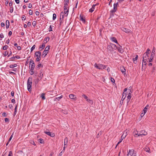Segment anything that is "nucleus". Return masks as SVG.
Listing matches in <instances>:
<instances>
[{
    "mask_svg": "<svg viewBox=\"0 0 156 156\" xmlns=\"http://www.w3.org/2000/svg\"><path fill=\"white\" fill-rule=\"evenodd\" d=\"M133 134H134V136H135V135H137L138 136V135L139 133H138V132L136 131H135L133 133Z\"/></svg>",
    "mask_w": 156,
    "mask_h": 156,
    "instance_id": "48",
    "label": "nucleus"
},
{
    "mask_svg": "<svg viewBox=\"0 0 156 156\" xmlns=\"http://www.w3.org/2000/svg\"><path fill=\"white\" fill-rule=\"evenodd\" d=\"M138 55H136V57L135 58H133V62L135 64H136L137 62V59L138 58Z\"/></svg>",
    "mask_w": 156,
    "mask_h": 156,
    "instance_id": "15",
    "label": "nucleus"
},
{
    "mask_svg": "<svg viewBox=\"0 0 156 156\" xmlns=\"http://www.w3.org/2000/svg\"><path fill=\"white\" fill-rule=\"evenodd\" d=\"M17 50H20L21 49V47L20 46H17Z\"/></svg>",
    "mask_w": 156,
    "mask_h": 156,
    "instance_id": "56",
    "label": "nucleus"
},
{
    "mask_svg": "<svg viewBox=\"0 0 156 156\" xmlns=\"http://www.w3.org/2000/svg\"><path fill=\"white\" fill-rule=\"evenodd\" d=\"M147 134V133L144 130H142L141 132V133H139L138 135V136H142L143 135H145Z\"/></svg>",
    "mask_w": 156,
    "mask_h": 156,
    "instance_id": "14",
    "label": "nucleus"
},
{
    "mask_svg": "<svg viewBox=\"0 0 156 156\" xmlns=\"http://www.w3.org/2000/svg\"><path fill=\"white\" fill-rule=\"evenodd\" d=\"M131 92H129L128 93V95L127 96V102L129 101L132 97V94Z\"/></svg>",
    "mask_w": 156,
    "mask_h": 156,
    "instance_id": "17",
    "label": "nucleus"
},
{
    "mask_svg": "<svg viewBox=\"0 0 156 156\" xmlns=\"http://www.w3.org/2000/svg\"><path fill=\"white\" fill-rule=\"evenodd\" d=\"M145 114H144V113H142L141 114H140V116L141 117H143L144 116V115Z\"/></svg>",
    "mask_w": 156,
    "mask_h": 156,
    "instance_id": "63",
    "label": "nucleus"
},
{
    "mask_svg": "<svg viewBox=\"0 0 156 156\" xmlns=\"http://www.w3.org/2000/svg\"><path fill=\"white\" fill-rule=\"evenodd\" d=\"M5 23H1V26L2 27H4L5 26Z\"/></svg>",
    "mask_w": 156,
    "mask_h": 156,
    "instance_id": "64",
    "label": "nucleus"
},
{
    "mask_svg": "<svg viewBox=\"0 0 156 156\" xmlns=\"http://www.w3.org/2000/svg\"><path fill=\"white\" fill-rule=\"evenodd\" d=\"M29 67L30 70H34L35 68L34 63L32 60H30L29 63Z\"/></svg>",
    "mask_w": 156,
    "mask_h": 156,
    "instance_id": "6",
    "label": "nucleus"
},
{
    "mask_svg": "<svg viewBox=\"0 0 156 156\" xmlns=\"http://www.w3.org/2000/svg\"><path fill=\"white\" fill-rule=\"evenodd\" d=\"M111 40L113 42L118 44L117 41L115 37H112L110 38Z\"/></svg>",
    "mask_w": 156,
    "mask_h": 156,
    "instance_id": "16",
    "label": "nucleus"
},
{
    "mask_svg": "<svg viewBox=\"0 0 156 156\" xmlns=\"http://www.w3.org/2000/svg\"><path fill=\"white\" fill-rule=\"evenodd\" d=\"M147 107H145L144 109H143V111L144 112V114H145L146 112H147Z\"/></svg>",
    "mask_w": 156,
    "mask_h": 156,
    "instance_id": "44",
    "label": "nucleus"
},
{
    "mask_svg": "<svg viewBox=\"0 0 156 156\" xmlns=\"http://www.w3.org/2000/svg\"><path fill=\"white\" fill-rule=\"evenodd\" d=\"M38 141L41 144H43L44 143V140L43 139H40L38 140Z\"/></svg>",
    "mask_w": 156,
    "mask_h": 156,
    "instance_id": "36",
    "label": "nucleus"
},
{
    "mask_svg": "<svg viewBox=\"0 0 156 156\" xmlns=\"http://www.w3.org/2000/svg\"><path fill=\"white\" fill-rule=\"evenodd\" d=\"M42 73V72L41 71H40V74L39 75V77L41 78H42L43 76V74Z\"/></svg>",
    "mask_w": 156,
    "mask_h": 156,
    "instance_id": "42",
    "label": "nucleus"
},
{
    "mask_svg": "<svg viewBox=\"0 0 156 156\" xmlns=\"http://www.w3.org/2000/svg\"><path fill=\"white\" fill-rule=\"evenodd\" d=\"M40 12L38 11L35 12V14L37 16H38L39 15Z\"/></svg>",
    "mask_w": 156,
    "mask_h": 156,
    "instance_id": "53",
    "label": "nucleus"
},
{
    "mask_svg": "<svg viewBox=\"0 0 156 156\" xmlns=\"http://www.w3.org/2000/svg\"><path fill=\"white\" fill-rule=\"evenodd\" d=\"M117 49H118V50L119 52L122 53L123 52V50L121 48H117Z\"/></svg>",
    "mask_w": 156,
    "mask_h": 156,
    "instance_id": "33",
    "label": "nucleus"
},
{
    "mask_svg": "<svg viewBox=\"0 0 156 156\" xmlns=\"http://www.w3.org/2000/svg\"><path fill=\"white\" fill-rule=\"evenodd\" d=\"M127 136V132L125 131L123 134L122 135L121 138L122 139V140L124 138Z\"/></svg>",
    "mask_w": 156,
    "mask_h": 156,
    "instance_id": "22",
    "label": "nucleus"
},
{
    "mask_svg": "<svg viewBox=\"0 0 156 156\" xmlns=\"http://www.w3.org/2000/svg\"><path fill=\"white\" fill-rule=\"evenodd\" d=\"M94 66L95 67L99 69H103L106 67L105 66H104L101 64L97 65L96 63L94 65Z\"/></svg>",
    "mask_w": 156,
    "mask_h": 156,
    "instance_id": "4",
    "label": "nucleus"
},
{
    "mask_svg": "<svg viewBox=\"0 0 156 156\" xmlns=\"http://www.w3.org/2000/svg\"><path fill=\"white\" fill-rule=\"evenodd\" d=\"M122 139L121 140H120L117 143V145H116L115 148L117 147V146L118 145V144H120L122 141Z\"/></svg>",
    "mask_w": 156,
    "mask_h": 156,
    "instance_id": "55",
    "label": "nucleus"
},
{
    "mask_svg": "<svg viewBox=\"0 0 156 156\" xmlns=\"http://www.w3.org/2000/svg\"><path fill=\"white\" fill-rule=\"evenodd\" d=\"M49 40V37H47L45 38L44 40V41H45V42H44V43H46Z\"/></svg>",
    "mask_w": 156,
    "mask_h": 156,
    "instance_id": "35",
    "label": "nucleus"
},
{
    "mask_svg": "<svg viewBox=\"0 0 156 156\" xmlns=\"http://www.w3.org/2000/svg\"><path fill=\"white\" fill-rule=\"evenodd\" d=\"M8 54V52H7V51H5L4 52V53H3V55H4V56H6V55H7Z\"/></svg>",
    "mask_w": 156,
    "mask_h": 156,
    "instance_id": "49",
    "label": "nucleus"
},
{
    "mask_svg": "<svg viewBox=\"0 0 156 156\" xmlns=\"http://www.w3.org/2000/svg\"><path fill=\"white\" fill-rule=\"evenodd\" d=\"M155 48L154 47H153V49L152 51L151 54V56L152 58H153L155 55Z\"/></svg>",
    "mask_w": 156,
    "mask_h": 156,
    "instance_id": "10",
    "label": "nucleus"
},
{
    "mask_svg": "<svg viewBox=\"0 0 156 156\" xmlns=\"http://www.w3.org/2000/svg\"><path fill=\"white\" fill-rule=\"evenodd\" d=\"M120 69L121 71L123 73H124V74H126L125 72H126V70L125 68L124 67V66H120Z\"/></svg>",
    "mask_w": 156,
    "mask_h": 156,
    "instance_id": "13",
    "label": "nucleus"
},
{
    "mask_svg": "<svg viewBox=\"0 0 156 156\" xmlns=\"http://www.w3.org/2000/svg\"><path fill=\"white\" fill-rule=\"evenodd\" d=\"M48 53V52L44 51L42 54V56L44 57H45L46 55H47Z\"/></svg>",
    "mask_w": 156,
    "mask_h": 156,
    "instance_id": "27",
    "label": "nucleus"
},
{
    "mask_svg": "<svg viewBox=\"0 0 156 156\" xmlns=\"http://www.w3.org/2000/svg\"><path fill=\"white\" fill-rule=\"evenodd\" d=\"M43 66L41 64H38L37 66L36 67V69H39L40 68L42 67Z\"/></svg>",
    "mask_w": 156,
    "mask_h": 156,
    "instance_id": "26",
    "label": "nucleus"
},
{
    "mask_svg": "<svg viewBox=\"0 0 156 156\" xmlns=\"http://www.w3.org/2000/svg\"><path fill=\"white\" fill-rule=\"evenodd\" d=\"M45 45L44 43H43L41 46L39 47V49L40 50H42L45 47Z\"/></svg>",
    "mask_w": 156,
    "mask_h": 156,
    "instance_id": "24",
    "label": "nucleus"
},
{
    "mask_svg": "<svg viewBox=\"0 0 156 156\" xmlns=\"http://www.w3.org/2000/svg\"><path fill=\"white\" fill-rule=\"evenodd\" d=\"M107 48L108 49H109V50H111L112 48H111V47L110 46V44L108 45L107 46Z\"/></svg>",
    "mask_w": 156,
    "mask_h": 156,
    "instance_id": "38",
    "label": "nucleus"
},
{
    "mask_svg": "<svg viewBox=\"0 0 156 156\" xmlns=\"http://www.w3.org/2000/svg\"><path fill=\"white\" fill-rule=\"evenodd\" d=\"M36 22L35 21H34L32 23V25L34 26H36Z\"/></svg>",
    "mask_w": 156,
    "mask_h": 156,
    "instance_id": "52",
    "label": "nucleus"
},
{
    "mask_svg": "<svg viewBox=\"0 0 156 156\" xmlns=\"http://www.w3.org/2000/svg\"><path fill=\"white\" fill-rule=\"evenodd\" d=\"M56 15L54 13L53 15V20H54L56 18Z\"/></svg>",
    "mask_w": 156,
    "mask_h": 156,
    "instance_id": "41",
    "label": "nucleus"
},
{
    "mask_svg": "<svg viewBox=\"0 0 156 156\" xmlns=\"http://www.w3.org/2000/svg\"><path fill=\"white\" fill-rule=\"evenodd\" d=\"M118 5V3H115L114 4V7L112 10H111L110 12L113 13L115 12L117 9V7Z\"/></svg>",
    "mask_w": 156,
    "mask_h": 156,
    "instance_id": "9",
    "label": "nucleus"
},
{
    "mask_svg": "<svg viewBox=\"0 0 156 156\" xmlns=\"http://www.w3.org/2000/svg\"><path fill=\"white\" fill-rule=\"evenodd\" d=\"M129 92H131V93H132L133 91V88L132 87H130L129 88Z\"/></svg>",
    "mask_w": 156,
    "mask_h": 156,
    "instance_id": "37",
    "label": "nucleus"
},
{
    "mask_svg": "<svg viewBox=\"0 0 156 156\" xmlns=\"http://www.w3.org/2000/svg\"><path fill=\"white\" fill-rule=\"evenodd\" d=\"M11 102L12 103H15V100L14 99H13L11 100Z\"/></svg>",
    "mask_w": 156,
    "mask_h": 156,
    "instance_id": "60",
    "label": "nucleus"
},
{
    "mask_svg": "<svg viewBox=\"0 0 156 156\" xmlns=\"http://www.w3.org/2000/svg\"><path fill=\"white\" fill-rule=\"evenodd\" d=\"M82 96L86 100L90 103L92 105L93 104V102L92 101V100H90L89 99L88 97H87L85 94H83L82 95Z\"/></svg>",
    "mask_w": 156,
    "mask_h": 156,
    "instance_id": "8",
    "label": "nucleus"
},
{
    "mask_svg": "<svg viewBox=\"0 0 156 156\" xmlns=\"http://www.w3.org/2000/svg\"><path fill=\"white\" fill-rule=\"evenodd\" d=\"M110 46L112 49H116L117 48V47L115 45L112 43H110Z\"/></svg>",
    "mask_w": 156,
    "mask_h": 156,
    "instance_id": "19",
    "label": "nucleus"
},
{
    "mask_svg": "<svg viewBox=\"0 0 156 156\" xmlns=\"http://www.w3.org/2000/svg\"><path fill=\"white\" fill-rule=\"evenodd\" d=\"M64 15H65L64 12H61L60 16V18H62V19H63L64 18Z\"/></svg>",
    "mask_w": 156,
    "mask_h": 156,
    "instance_id": "25",
    "label": "nucleus"
},
{
    "mask_svg": "<svg viewBox=\"0 0 156 156\" xmlns=\"http://www.w3.org/2000/svg\"><path fill=\"white\" fill-rule=\"evenodd\" d=\"M52 28L51 27V26L50 25L49 27V31H52Z\"/></svg>",
    "mask_w": 156,
    "mask_h": 156,
    "instance_id": "58",
    "label": "nucleus"
},
{
    "mask_svg": "<svg viewBox=\"0 0 156 156\" xmlns=\"http://www.w3.org/2000/svg\"><path fill=\"white\" fill-rule=\"evenodd\" d=\"M122 30L123 31H124L126 33L127 32V29L126 28H125L122 27Z\"/></svg>",
    "mask_w": 156,
    "mask_h": 156,
    "instance_id": "46",
    "label": "nucleus"
},
{
    "mask_svg": "<svg viewBox=\"0 0 156 156\" xmlns=\"http://www.w3.org/2000/svg\"><path fill=\"white\" fill-rule=\"evenodd\" d=\"M32 84V78L31 77H29L27 81V87L28 90L30 91L31 90V85Z\"/></svg>",
    "mask_w": 156,
    "mask_h": 156,
    "instance_id": "2",
    "label": "nucleus"
},
{
    "mask_svg": "<svg viewBox=\"0 0 156 156\" xmlns=\"http://www.w3.org/2000/svg\"><path fill=\"white\" fill-rule=\"evenodd\" d=\"M30 143L33 144V145H36V144L33 141H32V140H30Z\"/></svg>",
    "mask_w": 156,
    "mask_h": 156,
    "instance_id": "45",
    "label": "nucleus"
},
{
    "mask_svg": "<svg viewBox=\"0 0 156 156\" xmlns=\"http://www.w3.org/2000/svg\"><path fill=\"white\" fill-rule=\"evenodd\" d=\"M150 52H151V51H150V49H149V48H148L146 52L144 54H146L147 55H148L149 53H150Z\"/></svg>",
    "mask_w": 156,
    "mask_h": 156,
    "instance_id": "30",
    "label": "nucleus"
},
{
    "mask_svg": "<svg viewBox=\"0 0 156 156\" xmlns=\"http://www.w3.org/2000/svg\"><path fill=\"white\" fill-rule=\"evenodd\" d=\"M41 97L42 98V99L43 100L45 99V94L44 93H42L41 95Z\"/></svg>",
    "mask_w": 156,
    "mask_h": 156,
    "instance_id": "34",
    "label": "nucleus"
},
{
    "mask_svg": "<svg viewBox=\"0 0 156 156\" xmlns=\"http://www.w3.org/2000/svg\"><path fill=\"white\" fill-rule=\"evenodd\" d=\"M8 156H12V153L11 151L9 152Z\"/></svg>",
    "mask_w": 156,
    "mask_h": 156,
    "instance_id": "50",
    "label": "nucleus"
},
{
    "mask_svg": "<svg viewBox=\"0 0 156 156\" xmlns=\"http://www.w3.org/2000/svg\"><path fill=\"white\" fill-rule=\"evenodd\" d=\"M4 37V35L2 33L0 34V37L1 38H3Z\"/></svg>",
    "mask_w": 156,
    "mask_h": 156,
    "instance_id": "57",
    "label": "nucleus"
},
{
    "mask_svg": "<svg viewBox=\"0 0 156 156\" xmlns=\"http://www.w3.org/2000/svg\"><path fill=\"white\" fill-rule=\"evenodd\" d=\"M69 97L71 99H74L76 98V96L73 94H70L69 95Z\"/></svg>",
    "mask_w": 156,
    "mask_h": 156,
    "instance_id": "20",
    "label": "nucleus"
},
{
    "mask_svg": "<svg viewBox=\"0 0 156 156\" xmlns=\"http://www.w3.org/2000/svg\"><path fill=\"white\" fill-rule=\"evenodd\" d=\"M10 11L11 13H12L13 11V8L12 7H10Z\"/></svg>",
    "mask_w": 156,
    "mask_h": 156,
    "instance_id": "39",
    "label": "nucleus"
},
{
    "mask_svg": "<svg viewBox=\"0 0 156 156\" xmlns=\"http://www.w3.org/2000/svg\"><path fill=\"white\" fill-rule=\"evenodd\" d=\"M80 18L81 20L83 23H85V20L84 18L82 16L80 15Z\"/></svg>",
    "mask_w": 156,
    "mask_h": 156,
    "instance_id": "21",
    "label": "nucleus"
},
{
    "mask_svg": "<svg viewBox=\"0 0 156 156\" xmlns=\"http://www.w3.org/2000/svg\"><path fill=\"white\" fill-rule=\"evenodd\" d=\"M45 133L47 135H49L52 137H53L55 136V134L54 133L50 132H45Z\"/></svg>",
    "mask_w": 156,
    "mask_h": 156,
    "instance_id": "12",
    "label": "nucleus"
},
{
    "mask_svg": "<svg viewBox=\"0 0 156 156\" xmlns=\"http://www.w3.org/2000/svg\"><path fill=\"white\" fill-rule=\"evenodd\" d=\"M68 142V139L67 137H66L64 139V145H66L67 144Z\"/></svg>",
    "mask_w": 156,
    "mask_h": 156,
    "instance_id": "28",
    "label": "nucleus"
},
{
    "mask_svg": "<svg viewBox=\"0 0 156 156\" xmlns=\"http://www.w3.org/2000/svg\"><path fill=\"white\" fill-rule=\"evenodd\" d=\"M41 53L40 51H36L35 53V55L37 57L36 58V61H39L41 59Z\"/></svg>",
    "mask_w": 156,
    "mask_h": 156,
    "instance_id": "5",
    "label": "nucleus"
},
{
    "mask_svg": "<svg viewBox=\"0 0 156 156\" xmlns=\"http://www.w3.org/2000/svg\"><path fill=\"white\" fill-rule=\"evenodd\" d=\"M144 150L147 152H149V153H150V149H149V148L148 147H146L145 148H144Z\"/></svg>",
    "mask_w": 156,
    "mask_h": 156,
    "instance_id": "29",
    "label": "nucleus"
},
{
    "mask_svg": "<svg viewBox=\"0 0 156 156\" xmlns=\"http://www.w3.org/2000/svg\"><path fill=\"white\" fill-rule=\"evenodd\" d=\"M96 5H93L91 8L89 10V12H92L94 10V8Z\"/></svg>",
    "mask_w": 156,
    "mask_h": 156,
    "instance_id": "18",
    "label": "nucleus"
},
{
    "mask_svg": "<svg viewBox=\"0 0 156 156\" xmlns=\"http://www.w3.org/2000/svg\"><path fill=\"white\" fill-rule=\"evenodd\" d=\"M33 13V11L31 10H30L29 11V14L30 15H31Z\"/></svg>",
    "mask_w": 156,
    "mask_h": 156,
    "instance_id": "51",
    "label": "nucleus"
},
{
    "mask_svg": "<svg viewBox=\"0 0 156 156\" xmlns=\"http://www.w3.org/2000/svg\"><path fill=\"white\" fill-rule=\"evenodd\" d=\"M50 46H47L46 48H45V50L44 51H46L47 52H48V50H49L50 49Z\"/></svg>",
    "mask_w": 156,
    "mask_h": 156,
    "instance_id": "31",
    "label": "nucleus"
},
{
    "mask_svg": "<svg viewBox=\"0 0 156 156\" xmlns=\"http://www.w3.org/2000/svg\"><path fill=\"white\" fill-rule=\"evenodd\" d=\"M148 57L149 56L148 55H147L146 54H144L143 57V65L144 64L145 65L146 64V62L147 61V60L149 59Z\"/></svg>",
    "mask_w": 156,
    "mask_h": 156,
    "instance_id": "3",
    "label": "nucleus"
},
{
    "mask_svg": "<svg viewBox=\"0 0 156 156\" xmlns=\"http://www.w3.org/2000/svg\"><path fill=\"white\" fill-rule=\"evenodd\" d=\"M62 95H61L60 96L56 98L55 99H57L58 101H59L61 98H62Z\"/></svg>",
    "mask_w": 156,
    "mask_h": 156,
    "instance_id": "40",
    "label": "nucleus"
},
{
    "mask_svg": "<svg viewBox=\"0 0 156 156\" xmlns=\"http://www.w3.org/2000/svg\"><path fill=\"white\" fill-rule=\"evenodd\" d=\"M6 28H8L9 26V22L8 20H6Z\"/></svg>",
    "mask_w": 156,
    "mask_h": 156,
    "instance_id": "23",
    "label": "nucleus"
},
{
    "mask_svg": "<svg viewBox=\"0 0 156 156\" xmlns=\"http://www.w3.org/2000/svg\"><path fill=\"white\" fill-rule=\"evenodd\" d=\"M128 156H136V154L134 152V150L133 149L130 150L129 152L127 154Z\"/></svg>",
    "mask_w": 156,
    "mask_h": 156,
    "instance_id": "7",
    "label": "nucleus"
},
{
    "mask_svg": "<svg viewBox=\"0 0 156 156\" xmlns=\"http://www.w3.org/2000/svg\"><path fill=\"white\" fill-rule=\"evenodd\" d=\"M8 46L7 45H5L3 47V49L4 50H6L8 48Z\"/></svg>",
    "mask_w": 156,
    "mask_h": 156,
    "instance_id": "43",
    "label": "nucleus"
},
{
    "mask_svg": "<svg viewBox=\"0 0 156 156\" xmlns=\"http://www.w3.org/2000/svg\"><path fill=\"white\" fill-rule=\"evenodd\" d=\"M127 91V88H125L124 90V92L123 93L122 95V98H123V100L125 98L126 96V91Z\"/></svg>",
    "mask_w": 156,
    "mask_h": 156,
    "instance_id": "11",
    "label": "nucleus"
},
{
    "mask_svg": "<svg viewBox=\"0 0 156 156\" xmlns=\"http://www.w3.org/2000/svg\"><path fill=\"white\" fill-rule=\"evenodd\" d=\"M34 73V72L33 71V70H30V74L31 75H33Z\"/></svg>",
    "mask_w": 156,
    "mask_h": 156,
    "instance_id": "59",
    "label": "nucleus"
},
{
    "mask_svg": "<svg viewBox=\"0 0 156 156\" xmlns=\"http://www.w3.org/2000/svg\"><path fill=\"white\" fill-rule=\"evenodd\" d=\"M6 113L5 112L3 113L2 114V115L3 116H6Z\"/></svg>",
    "mask_w": 156,
    "mask_h": 156,
    "instance_id": "62",
    "label": "nucleus"
},
{
    "mask_svg": "<svg viewBox=\"0 0 156 156\" xmlns=\"http://www.w3.org/2000/svg\"><path fill=\"white\" fill-rule=\"evenodd\" d=\"M35 45H34L31 48V49H30L31 51V52L32 51L34 50V49H35Z\"/></svg>",
    "mask_w": 156,
    "mask_h": 156,
    "instance_id": "47",
    "label": "nucleus"
},
{
    "mask_svg": "<svg viewBox=\"0 0 156 156\" xmlns=\"http://www.w3.org/2000/svg\"><path fill=\"white\" fill-rule=\"evenodd\" d=\"M69 1H66L64 3V13L65 16H67L69 13Z\"/></svg>",
    "mask_w": 156,
    "mask_h": 156,
    "instance_id": "1",
    "label": "nucleus"
},
{
    "mask_svg": "<svg viewBox=\"0 0 156 156\" xmlns=\"http://www.w3.org/2000/svg\"><path fill=\"white\" fill-rule=\"evenodd\" d=\"M26 19V17L25 16H23L22 18V20H24Z\"/></svg>",
    "mask_w": 156,
    "mask_h": 156,
    "instance_id": "61",
    "label": "nucleus"
},
{
    "mask_svg": "<svg viewBox=\"0 0 156 156\" xmlns=\"http://www.w3.org/2000/svg\"><path fill=\"white\" fill-rule=\"evenodd\" d=\"M17 66V65L16 64H11L10 65L9 67L10 68H12L13 67H16Z\"/></svg>",
    "mask_w": 156,
    "mask_h": 156,
    "instance_id": "32",
    "label": "nucleus"
},
{
    "mask_svg": "<svg viewBox=\"0 0 156 156\" xmlns=\"http://www.w3.org/2000/svg\"><path fill=\"white\" fill-rule=\"evenodd\" d=\"M111 81L112 83H114L115 82V80L113 78H111Z\"/></svg>",
    "mask_w": 156,
    "mask_h": 156,
    "instance_id": "54",
    "label": "nucleus"
}]
</instances>
